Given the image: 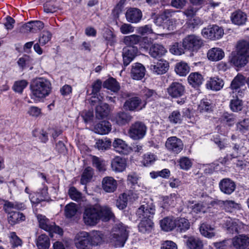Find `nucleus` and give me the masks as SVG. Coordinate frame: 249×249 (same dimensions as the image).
<instances>
[{
    "label": "nucleus",
    "mask_w": 249,
    "mask_h": 249,
    "mask_svg": "<svg viewBox=\"0 0 249 249\" xmlns=\"http://www.w3.org/2000/svg\"><path fill=\"white\" fill-rule=\"evenodd\" d=\"M203 45V41L200 37L195 35L186 36L182 40V47L179 46L178 43H176L170 49L172 53L181 55L184 53V49L192 52H197Z\"/></svg>",
    "instance_id": "nucleus-1"
},
{
    "label": "nucleus",
    "mask_w": 249,
    "mask_h": 249,
    "mask_svg": "<svg viewBox=\"0 0 249 249\" xmlns=\"http://www.w3.org/2000/svg\"><path fill=\"white\" fill-rule=\"evenodd\" d=\"M30 89L32 98L39 99L46 97L50 93L52 85L48 79L39 77L32 81Z\"/></svg>",
    "instance_id": "nucleus-2"
},
{
    "label": "nucleus",
    "mask_w": 249,
    "mask_h": 249,
    "mask_svg": "<svg viewBox=\"0 0 249 249\" xmlns=\"http://www.w3.org/2000/svg\"><path fill=\"white\" fill-rule=\"evenodd\" d=\"M24 207V205L22 203L11 202L8 201L5 202L3 208L8 214V219L9 224L14 225L25 219L23 214L17 211L23 209Z\"/></svg>",
    "instance_id": "nucleus-3"
},
{
    "label": "nucleus",
    "mask_w": 249,
    "mask_h": 249,
    "mask_svg": "<svg viewBox=\"0 0 249 249\" xmlns=\"http://www.w3.org/2000/svg\"><path fill=\"white\" fill-rule=\"evenodd\" d=\"M127 227L122 223L115 224L110 232V241L116 247H123L128 236Z\"/></svg>",
    "instance_id": "nucleus-4"
},
{
    "label": "nucleus",
    "mask_w": 249,
    "mask_h": 249,
    "mask_svg": "<svg viewBox=\"0 0 249 249\" xmlns=\"http://www.w3.org/2000/svg\"><path fill=\"white\" fill-rule=\"evenodd\" d=\"M83 219L87 225H95L100 219L99 209L93 206L86 207L83 213Z\"/></svg>",
    "instance_id": "nucleus-5"
},
{
    "label": "nucleus",
    "mask_w": 249,
    "mask_h": 249,
    "mask_svg": "<svg viewBox=\"0 0 249 249\" xmlns=\"http://www.w3.org/2000/svg\"><path fill=\"white\" fill-rule=\"evenodd\" d=\"M146 131L147 127L143 122L136 121L131 125L128 133L132 139L139 140L144 137Z\"/></svg>",
    "instance_id": "nucleus-6"
},
{
    "label": "nucleus",
    "mask_w": 249,
    "mask_h": 249,
    "mask_svg": "<svg viewBox=\"0 0 249 249\" xmlns=\"http://www.w3.org/2000/svg\"><path fill=\"white\" fill-rule=\"evenodd\" d=\"M74 244L77 249H92L90 242L89 233L81 231L76 234L74 238Z\"/></svg>",
    "instance_id": "nucleus-7"
},
{
    "label": "nucleus",
    "mask_w": 249,
    "mask_h": 249,
    "mask_svg": "<svg viewBox=\"0 0 249 249\" xmlns=\"http://www.w3.org/2000/svg\"><path fill=\"white\" fill-rule=\"evenodd\" d=\"M146 105V101H142L139 97L132 96L125 101L123 108L125 110L136 111L142 110Z\"/></svg>",
    "instance_id": "nucleus-8"
},
{
    "label": "nucleus",
    "mask_w": 249,
    "mask_h": 249,
    "mask_svg": "<svg viewBox=\"0 0 249 249\" xmlns=\"http://www.w3.org/2000/svg\"><path fill=\"white\" fill-rule=\"evenodd\" d=\"M36 218L40 228L49 232H55L58 234H62V230L59 227L56 226L54 223H51L45 215L38 214L36 215Z\"/></svg>",
    "instance_id": "nucleus-9"
},
{
    "label": "nucleus",
    "mask_w": 249,
    "mask_h": 249,
    "mask_svg": "<svg viewBox=\"0 0 249 249\" xmlns=\"http://www.w3.org/2000/svg\"><path fill=\"white\" fill-rule=\"evenodd\" d=\"M225 225L227 231L230 233H239L245 230L246 226L239 220L226 217L225 220Z\"/></svg>",
    "instance_id": "nucleus-10"
},
{
    "label": "nucleus",
    "mask_w": 249,
    "mask_h": 249,
    "mask_svg": "<svg viewBox=\"0 0 249 249\" xmlns=\"http://www.w3.org/2000/svg\"><path fill=\"white\" fill-rule=\"evenodd\" d=\"M202 34L204 37L212 40L218 39L224 35L223 29L218 26L213 25L203 29Z\"/></svg>",
    "instance_id": "nucleus-11"
},
{
    "label": "nucleus",
    "mask_w": 249,
    "mask_h": 249,
    "mask_svg": "<svg viewBox=\"0 0 249 249\" xmlns=\"http://www.w3.org/2000/svg\"><path fill=\"white\" fill-rule=\"evenodd\" d=\"M155 213V206L152 203L142 205L137 210L136 215L141 219H152Z\"/></svg>",
    "instance_id": "nucleus-12"
},
{
    "label": "nucleus",
    "mask_w": 249,
    "mask_h": 249,
    "mask_svg": "<svg viewBox=\"0 0 249 249\" xmlns=\"http://www.w3.org/2000/svg\"><path fill=\"white\" fill-rule=\"evenodd\" d=\"M182 141L175 136L168 138L165 142L166 148L174 154H178L183 148Z\"/></svg>",
    "instance_id": "nucleus-13"
},
{
    "label": "nucleus",
    "mask_w": 249,
    "mask_h": 249,
    "mask_svg": "<svg viewBox=\"0 0 249 249\" xmlns=\"http://www.w3.org/2000/svg\"><path fill=\"white\" fill-rule=\"evenodd\" d=\"M132 119V116L129 112L122 110L113 114L111 120L120 126H124L129 124Z\"/></svg>",
    "instance_id": "nucleus-14"
},
{
    "label": "nucleus",
    "mask_w": 249,
    "mask_h": 249,
    "mask_svg": "<svg viewBox=\"0 0 249 249\" xmlns=\"http://www.w3.org/2000/svg\"><path fill=\"white\" fill-rule=\"evenodd\" d=\"M167 91L172 97L178 98L184 94L185 87L181 83L174 82L167 89Z\"/></svg>",
    "instance_id": "nucleus-15"
},
{
    "label": "nucleus",
    "mask_w": 249,
    "mask_h": 249,
    "mask_svg": "<svg viewBox=\"0 0 249 249\" xmlns=\"http://www.w3.org/2000/svg\"><path fill=\"white\" fill-rule=\"evenodd\" d=\"M123 51L124 65L127 66L137 55L138 50L136 47H126Z\"/></svg>",
    "instance_id": "nucleus-16"
},
{
    "label": "nucleus",
    "mask_w": 249,
    "mask_h": 249,
    "mask_svg": "<svg viewBox=\"0 0 249 249\" xmlns=\"http://www.w3.org/2000/svg\"><path fill=\"white\" fill-rule=\"evenodd\" d=\"M246 83L245 77L241 74H238L232 80L231 88L233 90V92H238L239 96H242L243 91L240 89V88L244 86Z\"/></svg>",
    "instance_id": "nucleus-17"
},
{
    "label": "nucleus",
    "mask_w": 249,
    "mask_h": 249,
    "mask_svg": "<svg viewBox=\"0 0 249 249\" xmlns=\"http://www.w3.org/2000/svg\"><path fill=\"white\" fill-rule=\"evenodd\" d=\"M220 191L223 193L231 195L235 189L236 185L233 181L229 178L222 179L219 183Z\"/></svg>",
    "instance_id": "nucleus-18"
},
{
    "label": "nucleus",
    "mask_w": 249,
    "mask_h": 249,
    "mask_svg": "<svg viewBox=\"0 0 249 249\" xmlns=\"http://www.w3.org/2000/svg\"><path fill=\"white\" fill-rule=\"evenodd\" d=\"M169 63L165 60L160 59L154 64L151 65L150 68L153 72L157 74L165 73L169 69Z\"/></svg>",
    "instance_id": "nucleus-19"
},
{
    "label": "nucleus",
    "mask_w": 249,
    "mask_h": 249,
    "mask_svg": "<svg viewBox=\"0 0 249 249\" xmlns=\"http://www.w3.org/2000/svg\"><path fill=\"white\" fill-rule=\"evenodd\" d=\"M233 246L236 249H244L249 245V236L245 234H239L232 239Z\"/></svg>",
    "instance_id": "nucleus-20"
},
{
    "label": "nucleus",
    "mask_w": 249,
    "mask_h": 249,
    "mask_svg": "<svg viewBox=\"0 0 249 249\" xmlns=\"http://www.w3.org/2000/svg\"><path fill=\"white\" fill-rule=\"evenodd\" d=\"M102 187L106 192L113 193L117 189V182L111 177H106L102 179Z\"/></svg>",
    "instance_id": "nucleus-21"
},
{
    "label": "nucleus",
    "mask_w": 249,
    "mask_h": 249,
    "mask_svg": "<svg viewBox=\"0 0 249 249\" xmlns=\"http://www.w3.org/2000/svg\"><path fill=\"white\" fill-rule=\"evenodd\" d=\"M130 73L133 79L141 80L145 75V67L141 63H136L132 66Z\"/></svg>",
    "instance_id": "nucleus-22"
},
{
    "label": "nucleus",
    "mask_w": 249,
    "mask_h": 249,
    "mask_svg": "<svg viewBox=\"0 0 249 249\" xmlns=\"http://www.w3.org/2000/svg\"><path fill=\"white\" fill-rule=\"evenodd\" d=\"M125 17L128 22L137 23L141 20L142 18V13L140 10L132 8L127 10L125 14Z\"/></svg>",
    "instance_id": "nucleus-23"
},
{
    "label": "nucleus",
    "mask_w": 249,
    "mask_h": 249,
    "mask_svg": "<svg viewBox=\"0 0 249 249\" xmlns=\"http://www.w3.org/2000/svg\"><path fill=\"white\" fill-rule=\"evenodd\" d=\"M249 57L243 54H240L238 52L231 53V62L237 67H242L245 66L248 62Z\"/></svg>",
    "instance_id": "nucleus-24"
},
{
    "label": "nucleus",
    "mask_w": 249,
    "mask_h": 249,
    "mask_svg": "<svg viewBox=\"0 0 249 249\" xmlns=\"http://www.w3.org/2000/svg\"><path fill=\"white\" fill-rule=\"evenodd\" d=\"M206 85L208 89L214 91H218L223 87L224 82L222 79L218 77H211L207 81Z\"/></svg>",
    "instance_id": "nucleus-25"
},
{
    "label": "nucleus",
    "mask_w": 249,
    "mask_h": 249,
    "mask_svg": "<svg viewBox=\"0 0 249 249\" xmlns=\"http://www.w3.org/2000/svg\"><path fill=\"white\" fill-rule=\"evenodd\" d=\"M112 144L114 150L120 154L127 155L129 152L130 148L128 145L120 139H115Z\"/></svg>",
    "instance_id": "nucleus-26"
},
{
    "label": "nucleus",
    "mask_w": 249,
    "mask_h": 249,
    "mask_svg": "<svg viewBox=\"0 0 249 249\" xmlns=\"http://www.w3.org/2000/svg\"><path fill=\"white\" fill-rule=\"evenodd\" d=\"M154 228V223L152 219H141L138 225L139 232L146 234L151 232Z\"/></svg>",
    "instance_id": "nucleus-27"
},
{
    "label": "nucleus",
    "mask_w": 249,
    "mask_h": 249,
    "mask_svg": "<svg viewBox=\"0 0 249 249\" xmlns=\"http://www.w3.org/2000/svg\"><path fill=\"white\" fill-rule=\"evenodd\" d=\"M232 22L238 25L245 23L247 21V15L241 10H237L233 12L231 17Z\"/></svg>",
    "instance_id": "nucleus-28"
},
{
    "label": "nucleus",
    "mask_w": 249,
    "mask_h": 249,
    "mask_svg": "<svg viewBox=\"0 0 249 249\" xmlns=\"http://www.w3.org/2000/svg\"><path fill=\"white\" fill-rule=\"evenodd\" d=\"M224 51L219 48H213L209 50L207 53L208 59L211 61H217L224 57Z\"/></svg>",
    "instance_id": "nucleus-29"
},
{
    "label": "nucleus",
    "mask_w": 249,
    "mask_h": 249,
    "mask_svg": "<svg viewBox=\"0 0 249 249\" xmlns=\"http://www.w3.org/2000/svg\"><path fill=\"white\" fill-rule=\"evenodd\" d=\"M166 52V50L162 45L154 44L150 47L149 53L152 57L158 58L164 55Z\"/></svg>",
    "instance_id": "nucleus-30"
},
{
    "label": "nucleus",
    "mask_w": 249,
    "mask_h": 249,
    "mask_svg": "<svg viewBox=\"0 0 249 249\" xmlns=\"http://www.w3.org/2000/svg\"><path fill=\"white\" fill-rule=\"evenodd\" d=\"M111 130V125L107 121H103L96 124L94 126V130L96 133L105 135L108 133Z\"/></svg>",
    "instance_id": "nucleus-31"
},
{
    "label": "nucleus",
    "mask_w": 249,
    "mask_h": 249,
    "mask_svg": "<svg viewBox=\"0 0 249 249\" xmlns=\"http://www.w3.org/2000/svg\"><path fill=\"white\" fill-rule=\"evenodd\" d=\"M160 225L162 230L171 231L176 227V219L173 217H166L160 221Z\"/></svg>",
    "instance_id": "nucleus-32"
},
{
    "label": "nucleus",
    "mask_w": 249,
    "mask_h": 249,
    "mask_svg": "<svg viewBox=\"0 0 249 249\" xmlns=\"http://www.w3.org/2000/svg\"><path fill=\"white\" fill-rule=\"evenodd\" d=\"M90 242L92 248L102 244L104 241V235L100 231H93L89 233Z\"/></svg>",
    "instance_id": "nucleus-33"
},
{
    "label": "nucleus",
    "mask_w": 249,
    "mask_h": 249,
    "mask_svg": "<svg viewBox=\"0 0 249 249\" xmlns=\"http://www.w3.org/2000/svg\"><path fill=\"white\" fill-rule=\"evenodd\" d=\"M109 112L108 105L107 103H100L96 107L95 116L98 119L106 117Z\"/></svg>",
    "instance_id": "nucleus-34"
},
{
    "label": "nucleus",
    "mask_w": 249,
    "mask_h": 249,
    "mask_svg": "<svg viewBox=\"0 0 249 249\" xmlns=\"http://www.w3.org/2000/svg\"><path fill=\"white\" fill-rule=\"evenodd\" d=\"M111 167L116 172L123 171L126 167L125 159L120 157H115L111 161Z\"/></svg>",
    "instance_id": "nucleus-35"
},
{
    "label": "nucleus",
    "mask_w": 249,
    "mask_h": 249,
    "mask_svg": "<svg viewBox=\"0 0 249 249\" xmlns=\"http://www.w3.org/2000/svg\"><path fill=\"white\" fill-rule=\"evenodd\" d=\"M236 52L249 57V41L245 39L238 41L236 44Z\"/></svg>",
    "instance_id": "nucleus-36"
},
{
    "label": "nucleus",
    "mask_w": 249,
    "mask_h": 249,
    "mask_svg": "<svg viewBox=\"0 0 249 249\" xmlns=\"http://www.w3.org/2000/svg\"><path fill=\"white\" fill-rule=\"evenodd\" d=\"M203 79L202 76L198 72H192L188 77L189 83L195 88L198 87L201 85Z\"/></svg>",
    "instance_id": "nucleus-37"
},
{
    "label": "nucleus",
    "mask_w": 249,
    "mask_h": 249,
    "mask_svg": "<svg viewBox=\"0 0 249 249\" xmlns=\"http://www.w3.org/2000/svg\"><path fill=\"white\" fill-rule=\"evenodd\" d=\"M175 71L180 76H185L190 71L188 65L183 61L177 63L175 66Z\"/></svg>",
    "instance_id": "nucleus-38"
},
{
    "label": "nucleus",
    "mask_w": 249,
    "mask_h": 249,
    "mask_svg": "<svg viewBox=\"0 0 249 249\" xmlns=\"http://www.w3.org/2000/svg\"><path fill=\"white\" fill-rule=\"evenodd\" d=\"M190 225L188 220L185 218H179L176 219V227L177 230L179 232L187 231L190 228Z\"/></svg>",
    "instance_id": "nucleus-39"
},
{
    "label": "nucleus",
    "mask_w": 249,
    "mask_h": 249,
    "mask_svg": "<svg viewBox=\"0 0 249 249\" xmlns=\"http://www.w3.org/2000/svg\"><path fill=\"white\" fill-rule=\"evenodd\" d=\"M186 245L190 249H202L203 244L198 238L191 236L188 238Z\"/></svg>",
    "instance_id": "nucleus-40"
},
{
    "label": "nucleus",
    "mask_w": 249,
    "mask_h": 249,
    "mask_svg": "<svg viewBox=\"0 0 249 249\" xmlns=\"http://www.w3.org/2000/svg\"><path fill=\"white\" fill-rule=\"evenodd\" d=\"M94 174L93 169L90 167H87L84 170L80 182L82 184L86 185L87 183L90 181Z\"/></svg>",
    "instance_id": "nucleus-41"
},
{
    "label": "nucleus",
    "mask_w": 249,
    "mask_h": 249,
    "mask_svg": "<svg viewBox=\"0 0 249 249\" xmlns=\"http://www.w3.org/2000/svg\"><path fill=\"white\" fill-rule=\"evenodd\" d=\"M199 230L201 234L205 237L211 238L215 235L214 228L207 224H202L199 228Z\"/></svg>",
    "instance_id": "nucleus-42"
},
{
    "label": "nucleus",
    "mask_w": 249,
    "mask_h": 249,
    "mask_svg": "<svg viewBox=\"0 0 249 249\" xmlns=\"http://www.w3.org/2000/svg\"><path fill=\"white\" fill-rule=\"evenodd\" d=\"M103 87L116 92L120 89V85L115 79L111 77L106 80L103 83Z\"/></svg>",
    "instance_id": "nucleus-43"
},
{
    "label": "nucleus",
    "mask_w": 249,
    "mask_h": 249,
    "mask_svg": "<svg viewBox=\"0 0 249 249\" xmlns=\"http://www.w3.org/2000/svg\"><path fill=\"white\" fill-rule=\"evenodd\" d=\"M141 39V37L136 35L127 36L124 37V43L127 47H135L134 45L138 44Z\"/></svg>",
    "instance_id": "nucleus-44"
},
{
    "label": "nucleus",
    "mask_w": 249,
    "mask_h": 249,
    "mask_svg": "<svg viewBox=\"0 0 249 249\" xmlns=\"http://www.w3.org/2000/svg\"><path fill=\"white\" fill-rule=\"evenodd\" d=\"M50 241L48 236L42 234L38 236L37 241V246L39 249H48Z\"/></svg>",
    "instance_id": "nucleus-45"
},
{
    "label": "nucleus",
    "mask_w": 249,
    "mask_h": 249,
    "mask_svg": "<svg viewBox=\"0 0 249 249\" xmlns=\"http://www.w3.org/2000/svg\"><path fill=\"white\" fill-rule=\"evenodd\" d=\"M78 208L77 205L73 202L70 203L65 207V214L67 218H71L77 213Z\"/></svg>",
    "instance_id": "nucleus-46"
},
{
    "label": "nucleus",
    "mask_w": 249,
    "mask_h": 249,
    "mask_svg": "<svg viewBox=\"0 0 249 249\" xmlns=\"http://www.w3.org/2000/svg\"><path fill=\"white\" fill-rule=\"evenodd\" d=\"M141 93L142 98L143 99V101H146V102L150 101L154 97H156L157 95V93L154 90L146 88L142 89Z\"/></svg>",
    "instance_id": "nucleus-47"
},
{
    "label": "nucleus",
    "mask_w": 249,
    "mask_h": 249,
    "mask_svg": "<svg viewBox=\"0 0 249 249\" xmlns=\"http://www.w3.org/2000/svg\"><path fill=\"white\" fill-rule=\"evenodd\" d=\"M68 195L71 199L75 201L79 202L82 199V193L73 186L69 188Z\"/></svg>",
    "instance_id": "nucleus-48"
},
{
    "label": "nucleus",
    "mask_w": 249,
    "mask_h": 249,
    "mask_svg": "<svg viewBox=\"0 0 249 249\" xmlns=\"http://www.w3.org/2000/svg\"><path fill=\"white\" fill-rule=\"evenodd\" d=\"M111 142L107 139H99L96 142L95 147L99 150H106L111 146Z\"/></svg>",
    "instance_id": "nucleus-49"
},
{
    "label": "nucleus",
    "mask_w": 249,
    "mask_h": 249,
    "mask_svg": "<svg viewBox=\"0 0 249 249\" xmlns=\"http://www.w3.org/2000/svg\"><path fill=\"white\" fill-rule=\"evenodd\" d=\"M100 210V219L104 221H108L113 216L110 208L105 207Z\"/></svg>",
    "instance_id": "nucleus-50"
},
{
    "label": "nucleus",
    "mask_w": 249,
    "mask_h": 249,
    "mask_svg": "<svg viewBox=\"0 0 249 249\" xmlns=\"http://www.w3.org/2000/svg\"><path fill=\"white\" fill-rule=\"evenodd\" d=\"M230 108L233 112H238L242 110L243 108V103L242 100L238 99V97H234L231 99L230 102Z\"/></svg>",
    "instance_id": "nucleus-51"
},
{
    "label": "nucleus",
    "mask_w": 249,
    "mask_h": 249,
    "mask_svg": "<svg viewBox=\"0 0 249 249\" xmlns=\"http://www.w3.org/2000/svg\"><path fill=\"white\" fill-rule=\"evenodd\" d=\"M183 116L178 110L173 111L169 116L168 119L172 124H181Z\"/></svg>",
    "instance_id": "nucleus-52"
},
{
    "label": "nucleus",
    "mask_w": 249,
    "mask_h": 249,
    "mask_svg": "<svg viewBox=\"0 0 249 249\" xmlns=\"http://www.w3.org/2000/svg\"><path fill=\"white\" fill-rule=\"evenodd\" d=\"M127 200V195L124 193L120 195L118 199L116 200V206L120 210H123L126 207Z\"/></svg>",
    "instance_id": "nucleus-53"
},
{
    "label": "nucleus",
    "mask_w": 249,
    "mask_h": 249,
    "mask_svg": "<svg viewBox=\"0 0 249 249\" xmlns=\"http://www.w3.org/2000/svg\"><path fill=\"white\" fill-rule=\"evenodd\" d=\"M27 85L28 82L25 80L18 81L15 82L13 89L15 92L21 93Z\"/></svg>",
    "instance_id": "nucleus-54"
},
{
    "label": "nucleus",
    "mask_w": 249,
    "mask_h": 249,
    "mask_svg": "<svg viewBox=\"0 0 249 249\" xmlns=\"http://www.w3.org/2000/svg\"><path fill=\"white\" fill-rule=\"evenodd\" d=\"M198 109L200 112H208L211 111V104L207 100H202L199 104Z\"/></svg>",
    "instance_id": "nucleus-55"
},
{
    "label": "nucleus",
    "mask_w": 249,
    "mask_h": 249,
    "mask_svg": "<svg viewBox=\"0 0 249 249\" xmlns=\"http://www.w3.org/2000/svg\"><path fill=\"white\" fill-rule=\"evenodd\" d=\"M92 162L93 166L95 167L99 171L105 170V164L103 160L100 158L93 156L92 157Z\"/></svg>",
    "instance_id": "nucleus-56"
},
{
    "label": "nucleus",
    "mask_w": 249,
    "mask_h": 249,
    "mask_svg": "<svg viewBox=\"0 0 249 249\" xmlns=\"http://www.w3.org/2000/svg\"><path fill=\"white\" fill-rule=\"evenodd\" d=\"M51 37L52 35L50 32L48 31H43L41 33L38 41L40 45H44L50 40Z\"/></svg>",
    "instance_id": "nucleus-57"
},
{
    "label": "nucleus",
    "mask_w": 249,
    "mask_h": 249,
    "mask_svg": "<svg viewBox=\"0 0 249 249\" xmlns=\"http://www.w3.org/2000/svg\"><path fill=\"white\" fill-rule=\"evenodd\" d=\"M156 160L155 155L150 153L144 154L142 161L144 166H149L152 164Z\"/></svg>",
    "instance_id": "nucleus-58"
},
{
    "label": "nucleus",
    "mask_w": 249,
    "mask_h": 249,
    "mask_svg": "<svg viewBox=\"0 0 249 249\" xmlns=\"http://www.w3.org/2000/svg\"><path fill=\"white\" fill-rule=\"evenodd\" d=\"M9 237L10 238V243L13 247L16 248L21 245L22 241L21 239L17 236L15 232H11Z\"/></svg>",
    "instance_id": "nucleus-59"
},
{
    "label": "nucleus",
    "mask_w": 249,
    "mask_h": 249,
    "mask_svg": "<svg viewBox=\"0 0 249 249\" xmlns=\"http://www.w3.org/2000/svg\"><path fill=\"white\" fill-rule=\"evenodd\" d=\"M180 167L184 170H188L192 165V162L188 158L182 157L179 161Z\"/></svg>",
    "instance_id": "nucleus-60"
},
{
    "label": "nucleus",
    "mask_w": 249,
    "mask_h": 249,
    "mask_svg": "<svg viewBox=\"0 0 249 249\" xmlns=\"http://www.w3.org/2000/svg\"><path fill=\"white\" fill-rule=\"evenodd\" d=\"M223 121L227 123L229 125H231L235 123V119L233 114H230L228 112L223 113L221 117Z\"/></svg>",
    "instance_id": "nucleus-61"
},
{
    "label": "nucleus",
    "mask_w": 249,
    "mask_h": 249,
    "mask_svg": "<svg viewBox=\"0 0 249 249\" xmlns=\"http://www.w3.org/2000/svg\"><path fill=\"white\" fill-rule=\"evenodd\" d=\"M104 38L107 41V43L112 46L116 42L115 36L110 30H107L104 34Z\"/></svg>",
    "instance_id": "nucleus-62"
},
{
    "label": "nucleus",
    "mask_w": 249,
    "mask_h": 249,
    "mask_svg": "<svg viewBox=\"0 0 249 249\" xmlns=\"http://www.w3.org/2000/svg\"><path fill=\"white\" fill-rule=\"evenodd\" d=\"M30 61V57H29V56L25 55L23 57H20L18 59V64L19 67L22 70H23L29 65Z\"/></svg>",
    "instance_id": "nucleus-63"
},
{
    "label": "nucleus",
    "mask_w": 249,
    "mask_h": 249,
    "mask_svg": "<svg viewBox=\"0 0 249 249\" xmlns=\"http://www.w3.org/2000/svg\"><path fill=\"white\" fill-rule=\"evenodd\" d=\"M160 249H178V247L173 241L166 240L161 244Z\"/></svg>",
    "instance_id": "nucleus-64"
}]
</instances>
